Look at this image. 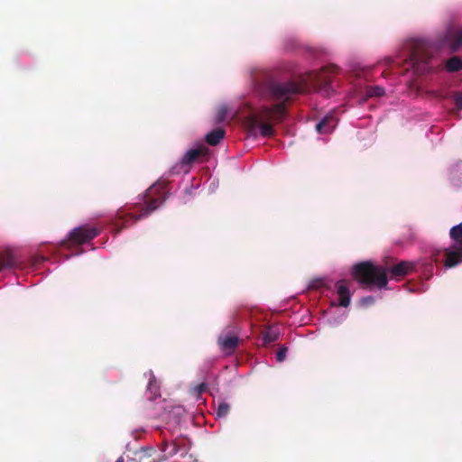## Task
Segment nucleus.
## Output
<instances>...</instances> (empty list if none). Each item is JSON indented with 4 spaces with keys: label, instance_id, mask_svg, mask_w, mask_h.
<instances>
[{
    "label": "nucleus",
    "instance_id": "obj_1",
    "mask_svg": "<svg viewBox=\"0 0 462 462\" xmlns=\"http://www.w3.org/2000/svg\"><path fill=\"white\" fill-rule=\"evenodd\" d=\"M462 46V26L450 23L439 32L435 42L427 39H411L405 43L407 57L404 61L413 72L422 76L433 69L432 58L435 51L448 47L451 51H457Z\"/></svg>",
    "mask_w": 462,
    "mask_h": 462
},
{
    "label": "nucleus",
    "instance_id": "obj_2",
    "mask_svg": "<svg viewBox=\"0 0 462 462\" xmlns=\"http://www.w3.org/2000/svg\"><path fill=\"white\" fill-rule=\"evenodd\" d=\"M303 90L304 85L293 80L269 83L266 94L268 99L275 103L270 106H262L261 116L263 118L283 119L287 114V104L296 95L302 93Z\"/></svg>",
    "mask_w": 462,
    "mask_h": 462
},
{
    "label": "nucleus",
    "instance_id": "obj_3",
    "mask_svg": "<svg viewBox=\"0 0 462 462\" xmlns=\"http://www.w3.org/2000/svg\"><path fill=\"white\" fill-rule=\"evenodd\" d=\"M142 203H136L134 208L139 214L134 212H126L125 209H119L116 213L117 219L115 220L114 225L116 227V234H119L129 221L134 223L139 221L141 218L147 217L154 211L160 205H162L165 198L164 187L161 184H154L151 186L143 196Z\"/></svg>",
    "mask_w": 462,
    "mask_h": 462
},
{
    "label": "nucleus",
    "instance_id": "obj_4",
    "mask_svg": "<svg viewBox=\"0 0 462 462\" xmlns=\"http://www.w3.org/2000/svg\"><path fill=\"white\" fill-rule=\"evenodd\" d=\"M351 275L362 286L384 288L388 283L386 269L368 261L355 264Z\"/></svg>",
    "mask_w": 462,
    "mask_h": 462
},
{
    "label": "nucleus",
    "instance_id": "obj_5",
    "mask_svg": "<svg viewBox=\"0 0 462 462\" xmlns=\"http://www.w3.org/2000/svg\"><path fill=\"white\" fill-rule=\"evenodd\" d=\"M283 119L276 118H263L261 116V108L254 114L248 116L245 118V125L247 131L252 135H256L257 133L263 137H272L274 135V129L269 123L270 121L281 122Z\"/></svg>",
    "mask_w": 462,
    "mask_h": 462
},
{
    "label": "nucleus",
    "instance_id": "obj_6",
    "mask_svg": "<svg viewBox=\"0 0 462 462\" xmlns=\"http://www.w3.org/2000/svg\"><path fill=\"white\" fill-rule=\"evenodd\" d=\"M449 236L454 244L450 248L445 250L444 265L452 268L462 263V223L453 226L450 229Z\"/></svg>",
    "mask_w": 462,
    "mask_h": 462
},
{
    "label": "nucleus",
    "instance_id": "obj_7",
    "mask_svg": "<svg viewBox=\"0 0 462 462\" xmlns=\"http://www.w3.org/2000/svg\"><path fill=\"white\" fill-rule=\"evenodd\" d=\"M208 149L205 145H199L197 148L189 150L182 157L181 161L176 163L171 169V174L188 173L191 165L199 162L202 157L208 155Z\"/></svg>",
    "mask_w": 462,
    "mask_h": 462
},
{
    "label": "nucleus",
    "instance_id": "obj_8",
    "mask_svg": "<svg viewBox=\"0 0 462 462\" xmlns=\"http://www.w3.org/2000/svg\"><path fill=\"white\" fill-rule=\"evenodd\" d=\"M99 230L89 226H82L74 228L69 233V240L77 245L85 244L99 235Z\"/></svg>",
    "mask_w": 462,
    "mask_h": 462
},
{
    "label": "nucleus",
    "instance_id": "obj_9",
    "mask_svg": "<svg viewBox=\"0 0 462 462\" xmlns=\"http://www.w3.org/2000/svg\"><path fill=\"white\" fill-rule=\"evenodd\" d=\"M414 270L415 263L413 262L401 261L386 271L391 274L392 279L400 280L412 273Z\"/></svg>",
    "mask_w": 462,
    "mask_h": 462
},
{
    "label": "nucleus",
    "instance_id": "obj_10",
    "mask_svg": "<svg viewBox=\"0 0 462 462\" xmlns=\"http://www.w3.org/2000/svg\"><path fill=\"white\" fill-rule=\"evenodd\" d=\"M338 295V305L344 308L349 306L351 301V292L345 280H340L335 284Z\"/></svg>",
    "mask_w": 462,
    "mask_h": 462
},
{
    "label": "nucleus",
    "instance_id": "obj_11",
    "mask_svg": "<svg viewBox=\"0 0 462 462\" xmlns=\"http://www.w3.org/2000/svg\"><path fill=\"white\" fill-rule=\"evenodd\" d=\"M239 338L235 334L221 335L218 337V345L226 354H232L237 347Z\"/></svg>",
    "mask_w": 462,
    "mask_h": 462
},
{
    "label": "nucleus",
    "instance_id": "obj_12",
    "mask_svg": "<svg viewBox=\"0 0 462 462\" xmlns=\"http://www.w3.org/2000/svg\"><path fill=\"white\" fill-rule=\"evenodd\" d=\"M337 69L336 67H331L328 70L331 73H335ZM310 79L317 85L323 86L324 88L328 87L331 83V77L328 75V71H327V69H324L322 72L314 75V78L310 77Z\"/></svg>",
    "mask_w": 462,
    "mask_h": 462
},
{
    "label": "nucleus",
    "instance_id": "obj_13",
    "mask_svg": "<svg viewBox=\"0 0 462 462\" xmlns=\"http://www.w3.org/2000/svg\"><path fill=\"white\" fill-rule=\"evenodd\" d=\"M144 376L148 378L147 390L152 394L151 398L156 399L157 397H160V383L157 382V379L152 371L145 373Z\"/></svg>",
    "mask_w": 462,
    "mask_h": 462
},
{
    "label": "nucleus",
    "instance_id": "obj_14",
    "mask_svg": "<svg viewBox=\"0 0 462 462\" xmlns=\"http://www.w3.org/2000/svg\"><path fill=\"white\" fill-rule=\"evenodd\" d=\"M336 126L334 116H326L320 122L316 125V130L319 134H328Z\"/></svg>",
    "mask_w": 462,
    "mask_h": 462
},
{
    "label": "nucleus",
    "instance_id": "obj_15",
    "mask_svg": "<svg viewBox=\"0 0 462 462\" xmlns=\"http://www.w3.org/2000/svg\"><path fill=\"white\" fill-rule=\"evenodd\" d=\"M16 265V260L10 251L0 252V271L11 269Z\"/></svg>",
    "mask_w": 462,
    "mask_h": 462
},
{
    "label": "nucleus",
    "instance_id": "obj_16",
    "mask_svg": "<svg viewBox=\"0 0 462 462\" xmlns=\"http://www.w3.org/2000/svg\"><path fill=\"white\" fill-rule=\"evenodd\" d=\"M225 136V130L223 128H217L206 135V141L208 144L215 146L217 145Z\"/></svg>",
    "mask_w": 462,
    "mask_h": 462
},
{
    "label": "nucleus",
    "instance_id": "obj_17",
    "mask_svg": "<svg viewBox=\"0 0 462 462\" xmlns=\"http://www.w3.org/2000/svg\"><path fill=\"white\" fill-rule=\"evenodd\" d=\"M446 69L448 72H457L462 69V60L458 56H453L446 61Z\"/></svg>",
    "mask_w": 462,
    "mask_h": 462
},
{
    "label": "nucleus",
    "instance_id": "obj_18",
    "mask_svg": "<svg viewBox=\"0 0 462 462\" xmlns=\"http://www.w3.org/2000/svg\"><path fill=\"white\" fill-rule=\"evenodd\" d=\"M279 337V331L275 328L268 327L263 332V340L264 344L275 342Z\"/></svg>",
    "mask_w": 462,
    "mask_h": 462
},
{
    "label": "nucleus",
    "instance_id": "obj_19",
    "mask_svg": "<svg viewBox=\"0 0 462 462\" xmlns=\"http://www.w3.org/2000/svg\"><path fill=\"white\" fill-rule=\"evenodd\" d=\"M228 107L225 105L220 106L217 108V116H216V122L217 123H222L226 119L227 114H228Z\"/></svg>",
    "mask_w": 462,
    "mask_h": 462
},
{
    "label": "nucleus",
    "instance_id": "obj_20",
    "mask_svg": "<svg viewBox=\"0 0 462 462\" xmlns=\"http://www.w3.org/2000/svg\"><path fill=\"white\" fill-rule=\"evenodd\" d=\"M230 411V405L227 402H220L217 409L216 414L217 417H226Z\"/></svg>",
    "mask_w": 462,
    "mask_h": 462
},
{
    "label": "nucleus",
    "instance_id": "obj_21",
    "mask_svg": "<svg viewBox=\"0 0 462 462\" xmlns=\"http://www.w3.org/2000/svg\"><path fill=\"white\" fill-rule=\"evenodd\" d=\"M368 93H369V96H371V97H382L384 95L385 90L382 87L374 86V87L370 88V89L368 90Z\"/></svg>",
    "mask_w": 462,
    "mask_h": 462
},
{
    "label": "nucleus",
    "instance_id": "obj_22",
    "mask_svg": "<svg viewBox=\"0 0 462 462\" xmlns=\"http://www.w3.org/2000/svg\"><path fill=\"white\" fill-rule=\"evenodd\" d=\"M456 107L462 110V92H457L454 96Z\"/></svg>",
    "mask_w": 462,
    "mask_h": 462
},
{
    "label": "nucleus",
    "instance_id": "obj_23",
    "mask_svg": "<svg viewBox=\"0 0 462 462\" xmlns=\"http://www.w3.org/2000/svg\"><path fill=\"white\" fill-rule=\"evenodd\" d=\"M286 353H287V347H285V346L280 347L277 352V355H276L277 360L279 362L283 361L286 356Z\"/></svg>",
    "mask_w": 462,
    "mask_h": 462
},
{
    "label": "nucleus",
    "instance_id": "obj_24",
    "mask_svg": "<svg viewBox=\"0 0 462 462\" xmlns=\"http://www.w3.org/2000/svg\"><path fill=\"white\" fill-rule=\"evenodd\" d=\"M374 302V298L373 296H367L362 299V303L365 305L373 304Z\"/></svg>",
    "mask_w": 462,
    "mask_h": 462
},
{
    "label": "nucleus",
    "instance_id": "obj_25",
    "mask_svg": "<svg viewBox=\"0 0 462 462\" xmlns=\"http://www.w3.org/2000/svg\"><path fill=\"white\" fill-rule=\"evenodd\" d=\"M207 389V384L202 383L197 386V391L199 393H204Z\"/></svg>",
    "mask_w": 462,
    "mask_h": 462
},
{
    "label": "nucleus",
    "instance_id": "obj_26",
    "mask_svg": "<svg viewBox=\"0 0 462 462\" xmlns=\"http://www.w3.org/2000/svg\"><path fill=\"white\" fill-rule=\"evenodd\" d=\"M172 449L169 452L170 456H173L178 452V448L175 443L171 444Z\"/></svg>",
    "mask_w": 462,
    "mask_h": 462
},
{
    "label": "nucleus",
    "instance_id": "obj_27",
    "mask_svg": "<svg viewBox=\"0 0 462 462\" xmlns=\"http://www.w3.org/2000/svg\"><path fill=\"white\" fill-rule=\"evenodd\" d=\"M384 60H385V62L387 64H390L392 62V59L391 58H386Z\"/></svg>",
    "mask_w": 462,
    "mask_h": 462
},
{
    "label": "nucleus",
    "instance_id": "obj_28",
    "mask_svg": "<svg viewBox=\"0 0 462 462\" xmlns=\"http://www.w3.org/2000/svg\"><path fill=\"white\" fill-rule=\"evenodd\" d=\"M116 462H124V458L120 457L116 460Z\"/></svg>",
    "mask_w": 462,
    "mask_h": 462
}]
</instances>
